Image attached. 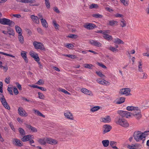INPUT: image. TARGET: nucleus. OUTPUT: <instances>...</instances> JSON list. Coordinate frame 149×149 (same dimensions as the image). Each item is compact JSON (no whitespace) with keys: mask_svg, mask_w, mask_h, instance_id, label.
<instances>
[{"mask_svg":"<svg viewBox=\"0 0 149 149\" xmlns=\"http://www.w3.org/2000/svg\"><path fill=\"white\" fill-rule=\"evenodd\" d=\"M96 81L99 84L104 85H106L108 83V82L105 80L100 79H97Z\"/></svg>","mask_w":149,"mask_h":149,"instance_id":"23","label":"nucleus"},{"mask_svg":"<svg viewBox=\"0 0 149 149\" xmlns=\"http://www.w3.org/2000/svg\"><path fill=\"white\" fill-rule=\"evenodd\" d=\"M92 16L93 17L96 18H102L103 17V16L99 13L93 14Z\"/></svg>","mask_w":149,"mask_h":149,"instance_id":"34","label":"nucleus"},{"mask_svg":"<svg viewBox=\"0 0 149 149\" xmlns=\"http://www.w3.org/2000/svg\"><path fill=\"white\" fill-rule=\"evenodd\" d=\"M46 143L51 145H55L57 144V141L56 140L51 138H46Z\"/></svg>","mask_w":149,"mask_h":149,"instance_id":"13","label":"nucleus"},{"mask_svg":"<svg viewBox=\"0 0 149 149\" xmlns=\"http://www.w3.org/2000/svg\"><path fill=\"white\" fill-rule=\"evenodd\" d=\"M65 46L67 48L69 49H72L74 46L72 44L70 43H67L65 45Z\"/></svg>","mask_w":149,"mask_h":149,"instance_id":"47","label":"nucleus"},{"mask_svg":"<svg viewBox=\"0 0 149 149\" xmlns=\"http://www.w3.org/2000/svg\"><path fill=\"white\" fill-rule=\"evenodd\" d=\"M12 141L13 144L15 146L22 147L23 146V144L22 142L17 138H13Z\"/></svg>","mask_w":149,"mask_h":149,"instance_id":"7","label":"nucleus"},{"mask_svg":"<svg viewBox=\"0 0 149 149\" xmlns=\"http://www.w3.org/2000/svg\"><path fill=\"white\" fill-rule=\"evenodd\" d=\"M53 24L56 29H58L59 25L56 23L55 21H53Z\"/></svg>","mask_w":149,"mask_h":149,"instance_id":"50","label":"nucleus"},{"mask_svg":"<svg viewBox=\"0 0 149 149\" xmlns=\"http://www.w3.org/2000/svg\"><path fill=\"white\" fill-rule=\"evenodd\" d=\"M60 91L66 94H68L69 95H70V94L69 92L64 89L61 88L60 89Z\"/></svg>","mask_w":149,"mask_h":149,"instance_id":"57","label":"nucleus"},{"mask_svg":"<svg viewBox=\"0 0 149 149\" xmlns=\"http://www.w3.org/2000/svg\"><path fill=\"white\" fill-rule=\"evenodd\" d=\"M147 77V75L145 73H143L140 74L139 77L140 78L144 79H146Z\"/></svg>","mask_w":149,"mask_h":149,"instance_id":"41","label":"nucleus"},{"mask_svg":"<svg viewBox=\"0 0 149 149\" xmlns=\"http://www.w3.org/2000/svg\"><path fill=\"white\" fill-rule=\"evenodd\" d=\"M90 42L91 45L97 47L102 46V44L96 40H91L90 41Z\"/></svg>","mask_w":149,"mask_h":149,"instance_id":"16","label":"nucleus"},{"mask_svg":"<svg viewBox=\"0 0 149 149\" xmlns=\"http://www.w3.org/2000/svg\"><path fill=\"white\" fill-rule=\"evenodd\" d=\"M98 7V5L96 4L93 3L90 6L89 8L93 9V8H96Z\"/></svg>","mask_w":149,"mask_h":149,"instance_id":"44","label":"nucleus"},{"mask_svg":"<svg viewBox=\"0 0 149 149\" xmlns=\"http://www.w3.org/2000/svg\"><path fill=\"white\" fill-rule=\"evenodd\" d=\"M100 109L99 106H95L91 108V111L92 112H94L97 111Z\"/></svg>","mask_w":149,"mask_h":149,"instance_id":"45","label":"nucleus"},{"mask_svg":"<svg viewBox=\"0 0 149 149\" xmlns=\"http://www.w3.org/2000/svg\"><path fill=\"white\" fill-rule=\"evenodd\" d=\"M33 110L34 111V113L37 115L42 116L43 118H45V116L42 114L40 111L36 109H33Z\"/></svg>","mask_w":149,"mask_h":149,"instance_id":"27","label":"nucleus"},{"mask_svg":"<svg viewBox=\"0 0 149 149\" xmlns=\"http://www.w3.org/2000/svg\"><path fill=\"white\" fill-rule=\"evenodd\" d=\"M119 92L121 94L127 95L130 93V90L128 88H122L120 90Z\"/></svg>","mask_w":149,"mask_h":149,"instance_id":"11","label":"nucleus"},{"mask_svg":"<svg viewBox=\"0 0 149 149\" xmlns=\"http://www.w3.org/2000/svg\"><path fill=\"white\" fill-rule=\"evenodd\" d=\"M37 141L41 145H45L46 143V138L38 139Z\"/></svg>","mask_w":149,"mask_h":149,"instance_id":"20","label":"nucleus"},{"mask_svg":"<svg viewBox=\"0 0 149 149\" xmlns=\"http://www.w3.org/2000/svg\"><path fill=\"white\" fill-rule=\"evenodd\" d=\"M38 95L39 98L41 99H43L45 97V96L43 94L40 92H38Z\"/></svg>","mask_w":149,"mask_h":149,"instance_id":"51","label":"nucleus"},{"mask_svg":"<svg viewBox=\"0 0 149 149\" xmlns=\"http://www.w3.org/2000/svg\"><path fill=\"white\" fill-rule=\"evenodd\" d=\"M96 73L97 75L101 77L104 78L105 77L104 75L102 74V72L100 71H96Z\"/></svg>","mask_w":149,"mask_h":149,"instance_id":"49","label":"nucleus"},{"mask_svg":"<svg viewBox=\"0 0 149 149\" xmlns=\"http://www.w3.org/2000/svg\"><path fill=\"white\" fill-rule=\"evenodd\" d=\"M29 136L28 135L24 136L21 139L22 141L24 142L29 141Z\"/></svg>","mask_w":149,"mask_h":149,"instance_id":"38","label":"nucleus"},{"mask_svg":"<svg viewBox=\"0 0 149 149\" xmlns=\"http://www.w3.org/2000/svg\"><path fill=\"white\" fill-rule=\"evenodd\" d=\"M93 65L91 64H85L84 65V67L87 68L91 69V67Z\"/></svg>","mask_w":149,"mask_h":149,"instance_id":"48","label":"nucleus"},{"mask_svg":"<svg viewBox=\"0 0 149 149\" xmlns=\"http://www.w3.org/2000/svg\"><path fill=\"white\" fill-rule=\"evenodd\" d=\"M30 18L34 23L36 24H38L39 23V18L37 16L34 15H31L30 16Z\"/></svg>","mask_w":149,"mask_h":149,"instance_id":"17","label":"nucleus"},{"mask_svg":"<svg viewBox=\"0 0 149 149\" xmlns=\"http://www.w3.org/2000/svg\"><path fill=\"white\" fill-rule=\"evenodd\" d=\"M45 4L46 6V7L48 8L49 9L50 8V3L49 1V0L45 1Z\"/></svg>","mask_w":149,"mask_h":149,"instance_id":"53","label":"nucleus"},{"mask_svg":"<svg viewBox=\"0 0 149 149\" xmlns=\"http://www.w3.org/2000/svg\"><path fill=\"white\" fill-rule=\"evenodd\" d=\"M9 125L11 129L14 132L15 131V129L14 128V126L13 125V124L12 122H10L9 124Z\"/></svg>","mask_w":149,"mask_h":149,"instance_id":"55","label":"nucleus"},{"mask_svg":"<svg viewBox=\"0 0 149 149\" xmlns=\"http://www.w3.org/2000/svg\"><path fill=\"white\" fill-rule=\"evenodd\" d=\"M64 56L70 58H72L74 59L76 58V56L74 55L71 54H64Z\"/></svg>","mask_w":149,"mask_h":149,"instance_id":"54","label":"nucleus"},{"mask_svg":"<svg viewBox=\"0 0 149 149\" xmlns=\"http://www.w3.org/2000/svg\"><path fill=\"white\" fill-rule=\"evenodd\" d=\"M97 64L100 66L101 67L103 68L106 69L107 68V67L103 64L102 63H100L99 62H97Z\"/></svg>","mask_w":149,"mask_h":149,"instance_id":"56","label":"nucleus"},{"mask_svg":"<svg viewBox=\"0 0 149 149\" xmlns=\"http://www.w3.org/2000/svg\"><path fill=\"white\" fill-rule=\"evenodd\" d=\"M64 115L66 118L70 120H73V115L69 111H66L64 113Z\"/></svg>","mask_w":149,"mask_h":149,"instance_id":"14","label":"nucleus"},{"mask_svg":"<svg viewBox=\"0 0 149 149\" xmlns=\"http://www.w3.org/2000/svg\"><path fill=\"white\" fill-rule=\"evenodd\" d=\"M121 2L125 6H127L129 4V0H120Z\"/></svg>","mask_w":149,"mask_h":149,"instance_id":"36","label":"nucleus"},{"mask_svg":"<svg viewBox=\"0 0 149 149\" xmlns=\"http://www.w3.org/2000/svg\"><path fill=\"white\" fill-rule=\"evenodd\" d=\"M18 113L22 116L26 117L28 116V113L22 107H19L18 109Z\"/></svg>","mask_w":149,"mask_h":149,"instance_id":"8","label":"nucleus"},{"mask_svg":"<svg viewBox=\"0 0 149 149\" xmlns=\"http://www.w3.org/2000/svg\"><path fill=\"white\" fill-rule=\"evenodd\" d=\"M18 38L19 42L21 44H23L24 43V37L22 36V34H21V35H18Z\"/></svg>","mask_w":149,"mask_h":149,"instance_id":"33","label":"nucleus"},{"mask_svg":"<svg viewBox=\"0 0 149 149\" xmlns=\"http://www.w3.org/2000/svg\"><path fill=\"white\" fill-rule=\"evenodd\" d=\"M120 25L122 27H125L126 26V21L123 19H121L120 20Z\"/></svg>","mask_w":149,"mask_h":149,"instance_id":"29","label":"nucleus"},{"mask_svg":"<svg viewBox=\"0 0 149 149\" xmlns=\"http://www.w3.org/2000/svg\"><path fill=\"white\" fill-rule=\"evenodd\" d=\"M117 113L122 117L127 118H129L132 115V112L127 111L119 110L118 111Z\"/></svg>","mask_w":149,"mask_h":149,"instance_id":"5","label":"nucleus"},{"mask_svg":"<svg viewBox=\"0 0 149 149\" xmlns=\"http://www.w3.org/2000/svg\"><path fill=\"white\" fill-rule=\"evenodd\" d=\"M116 144L117 143L115 141H111L110 142V146L113 149H118L116 146Z\"/></svg>","mask_w":149,"mask_h":149,"instance_id":"25","label":"nucleus"},{"mask_svg":"<svg viewBox=\"0 0 149 149\" xmlns=\"http://www.w3.org/2000/svg\"><path fill=\"white\" fill-rule=\"evenodd\" d=\"M139 65H138L139 70L140 72L143 71V70L142 69L141 66L142 65V63L141 61H140L139 62Z\"/></svg>","mask_w":149,"mask_h":149,"instance_id":"42","label":"nucleus"},{"mask_svg":"<svg viewBox=\"0 0 149 149\" xmlns=\"http://www.w3.org/2000/svg\"><path fill=\"white\" fill-rule=\"evenodd\" d=\"M113 43H116V44H124V42H123L122 40L118 38H116L114 39L113 40Z\"/></svg>","mask_w":149,"mask_h":149,"instance_id":"24","label":"nucleus"},{"mask_svg":"<svg viewBox=\"0 0 149 149\" xmlns=\"http://www.w3.org/2000/svg\"><path fill=\"white\" fill-rule=\"evenodd\" d=\"M3 84L2 82L0 81V92L2 93L3 92L2 88Z\"/></svg>","mask_w":149,"mask_h":149,"instance_id":"61","label":"nucleus"},{"mask_svg":"<svg viewBox=\"0 0 149 149\" xmlns=\"http://www.w3.org/2000/svg\"><path fill=\"white\" fill-rule=\"evenodd\" d=\"M0 23L3 25H8L10 26L15 25V23L5 18L0 19Z\"/></svg>","mask_w":149,"mask_h":149,"instance_id":"3","label":"nucleus"},{"mask_svg":"<svg viewBox=\"0 0 149 149\" xmlns=\"http://www.w3.org/2000/svg\"><path fill=\"white\" fill-rule=\"evenodd\" d=\"M84 27L87 29L91 30L96 28V26L93 24L87 23L84 25Z\"/></svg>","mask_w":149,"mask_h":149,"instance_id":"10","label":"nucleus"},{"mask_svg":"<svg viewBox=\"0 0 149 149\" xmlns=\"http://www.w3.org/2000/svg\"><path fill=\"white\" fill-rule=\"evenodd\" d=\"M125 98L123 97H120V99L117 101L116 103L120 104L123 103L125 101Z\"/></svg>","mask_w":149,"mask_h":149,"instance_id":"39","label":"nucleus"},{"mask_svg":"<svg viewBox=\"0 0 149 149\" xmlns=\"http://www.w3.org/2000/svg\"><path fill=\"white\" fill-rule=\"evenodd\" d=\"M103 37L105 39L108 40H112L113 39L112 36L108 34L103 36Z\"/></svg>","mask_w":149,"mask_h":149,"instance_id":"35","label":"nucleus"},{"mask_svg":"<svg viewBox=\"0 0 149 149\" xmlns=\"http://www.w3.org/2000/svg\"><path fill=\"white\" fill-rule=\"evenodd\" d=\"M103 133L104 134L110 131L111 129V127L108 125H103Z\"/></svg>","mask_w":149,"mask_h":149,"instance_id":"12","label":"nucleus"},{"mask_svg":"<svg viewBox=\"0 0 149 149\" xmlns=\"http://www.w3.org/2000/svg\"><path fill=\"white\" fill-rule=\"evenodd\" d=\"M26 52L24 51H22L21 53V55L24 59L25 62L27 63L28 62V60L27 58L26 57Z\"/></svg>","mask_w":149,"mask_h":149,"instance_id":"19","label":"nucleus"},{"mask_svg":"<svg viewBox=\"0 0 149 149\" xmlns=\"http://www.w3.org/2000/svg\"><path fill=\"white\" fill-rule=\"evenodd\" d=\"M18 131L20 134L22 136H24L25 135V132L23 129L22 128H19Z\"/></svg>","mask_w":149,"mask_h":149,"instance_id":"40","label":"nucleus"},{"mask_svg":"<svg viewBox=\"0 0 149 149\" xmlns=\"http://www.w3.org/2000/svg\"><path fill=\"white\" fill-rule=\"evenodd\" d=\"M115 121L117 124L124 127H127L129 125V124L126 120L119 117H117L115 118Z\"/></svg>","mask_w":149,"mask_h":149,"instance_id":"2","label":"nucleus"},{"mask_svg":"<svg viewBox=\"0 0 149 149\" xmlns=\"http://www.w3.org/2000/svg\"><path fill=\"white\" fill-rule=\"evenodd\" d=\"M13 92L15 95H17L19 93V92L17 88L15 87L13 88Z\"/></svg>","mask_w":149,"mask_h":149,"instance_id":"59","label":"nucleus"},{"mask_svg":"<svg viewBox=\"0 0 149 149\" xmlns=\"http://www.w3.org/2000/svg\"><path fill=\"white\" fill-rule=\"evenodd\" d=\"M132 115H133L137 119L141 118V115L140 109L139 108L138 110H136L134 112H132Z\"/></svg>","mask_w":149,"mask_h":149,"instance_id":"9","label":"nucleus"},{"mask_svg":"<svg viewBox=\"0 0 149 149\" xmlns=\"http://www.w3.org/2000/svg\"><path fill=\"white\" fill-rule=\"evenodd\" d=\"M102 122L104 123H109L111 121V118L109 116H106L101 118Z\"/></svg>","mask_w":149,"mask_h":149,"instance_id":"18","label":"nucleus"},{"mask_svg":"<svg viewBox=\"0 0 149 149\" xmlns=\"http://www.w3.org/2000/svg\"><path fill=\"white\" fill-rule=\"evenodd\" d=\"M110 142L109 140H103L102 141V143L103 144V146L104 147H107L108 146Z\"/></svg>","mask_w":149,"mask_h":149,"instance_id":"30","label":"nucleus"},{"mask_svg":"<svg viewBox=\"0 0 149 149\" xmlns=\"http://www.w3.org/2000/svg\"><path fill=\"white\" fill-rule=\"evenodd\" d=\"M145 133V132L143 133L139 131H135L133 135L135 140L137 142L141 140L144 141L146 137Z\"/></svg>","mask_w":149,"mask_h":149,"instance_id":"1","label":"nucleus"},{"mask_svg":"<svg viewBox=\"0 0 149 149\" xmlns=\"http://www.w3.org/2000/svg\"><path fill=\"white\" fill-rule=\"evenodd\" d=\"M33 44L36 49H39L41 50H45L44 45L41 42L34 41L33 43Z\"/></svg>","mask_w":149,"mask_h":149,"instance_id":"6","label":"nucleus"},{"mask_svg":"<svg viewBox=\"0 0 149 149\" xmlns=\"http://www.w3.org/2000/svg\"><path fill=\"white\" fill-rule=\"evenodd\" d=\"M0 54L3 55H6V56H10V57H11L13 58H15V56H13L12 55L7 54V53H4V52H0Z\"/></svg>","mask_w":149,"mask_h":149,"instance_id":"46","label":"nucleus"},{"mask_svg":"<svg viewBox=\"0 0 149 149\" xmlns=\"http://www.w3.org/2000/svg\"><path fill=\"white\" fill-rule=\"evenodd\" d=\"M17 1L19 2L25 3H33L36 2L35 0H17Z\"/></svg>","mask_w":149,"mask_h":149,"instance_id":"21","label":"nucleus"},{"mask_svg":"<svg viewBox=\"0 0 149 149\" xmlns=\"http://www.w3.org/2000/svg\"><path fill=\"white\" fill-rule=\"evenodd\" d=\"M109 23L107 24L108 26H114L115 24H117L118 22L114 20H111L109 21Z\"/></svg>","mask_w":149,"mask_h":149,"instance_id":"26","label":"nucleus"},{"mask_svg":"<svg viewBox=\"0 0 149 149\" xmlns=\"http://www.w3.org/2000/svg\"><path fill=\"white\" fill-rule=\"evenodd\" d=\"M15 29L16 32L18 33V35L22 34V30L19 26H15Z\"/></svg>","mask_w":149,"mask_h":149,"instance_id":"28","label":"nucleus"},{"mask_svg":"<svg viewBox=\"0 0 149 149\" xmlns=\"http://www.w3.org/2000/svg\"><path fill=\"white\" fill-rule=\"evenodd\" d=\"M42 25L43 27L47 28L48 27V24L45 19H42L41 21Z\"/></svg>","mask_w":149,"mask_h":149,"instance_id":"32","label":"nucleus"},{"mask_svg":"<svg viewBox=\"0 0 149 149\" xmlns=\"http://www.w3.org/2000/svg\"><path fill=\"white\" fill-rule=\"evenodd\" d=\"M0 100L2 104L5 108L8 110L10 109L9 106L7 103L3 95L1 94H0Z\"/></svg>","mask_w":149,"mask_h":149,"instance_id":"4","label":"nucleus"},{"mask_svg":"<svg viewBox=\"0 0 149 149\" xmlns=\"http://www.w3.org/2000/svg\"><path fill=\"white\" fill-rule=\"evenodd\" d=\"M16 84L17 86V87L19 90H21L22 89V86L18 82H16Z\"/></svg>","mask_w":149,"mask_h":149,"instance_id":"64","label":"nucleus"},{"mask_svg":"<svg viewBox=\"0 0 149 149\" xmlns=\"http://www.w3.org/2000/svg\"><path fill=\"white\" fill-rule=\"evenodd\" d=\"M29 53L31 56L33 58L38 55L36 53L33 51H31Z\"/></svg>","mask_w":149,"mask_h":149,"instance_id":"43","label":"nucleus"},{"mask_svg":"<svg viewBox=\"0 0 149 149\" xmlns=\"http://www.w3.org/2000/svg\"><path fill=\"white\" fill-rule=\"evenodd\" d=\"M10 79V78L9 77L6 78L5 80V82L7 84H9Z\"/></svg>","mask_w":149,"mask_h":149,"instance_id":"63","label":"nucleus"},{"mask_svg":"<svg viewBox=\"0 0 149 149\" xmlns=\"http://www.w3.org/2000/svg\"><path fill=\"white\" fill-rule=\"evenodd\" d=\"M27 127L33 132H37V130L35 127L31 126L30 125H27Z\"/></svg>","mask_w":149,"mask_h":149,"instance_id":"31","label":"nucleus"},{"mask_svg":"<svg viewBox=\"0 0 149 149\" xmlns=\"http://www.w3.org/2000/svg\"><path fill=\"white\" fill-rule=\"evenodd\" d=\"M81 91L84 94L91 96L93 95L92 92L86 88H81Z\"/></svg>","mask_w":149,"mask_h":149,"instance_id":"15","label":"nucleus"},{"mask_svg":"<svg viewBox=\"0 0 149 149\" xmlns=\"http://www.w3.org/2000/svg\"><path fill=\"white\" fill-rule=\"evenodd\" d=\"M138 144H132L131 145H129L127 146V148L130 149H135L136 147Z\"/></svg>","mask_w":149,"mask_h":149,"instance_id":"37","label":"nucleus"},{"mask_svg":"<svg viewBox=\"0 0 149 149\" xmlns=\"http://www.w3.org/2000/svg\"><path fill=\"white\" fill-rule=\"evenodd\" d=\"M78 36L77 35L74 34H70L67 36L68 37L71 38H72L76 39L77 38Z\"/></svg>","mask_w":149,"mask_h":149,"instance_id":"52","label":"nucleus"},{"mask_svg":"<svg viewBox=\"0 0 149 149\" xmlns=\"http://www.w3.org/2000/svg\"><path fill=\"white\" fill-rule=\"evenodd\" d=\"M109 49L113 52H116L118 51L117 49L112 47H110L109 48Z\"/></svg>","mask_w":149,"mask_h":149,"instance_id":"58","label":"nucleus"},{"mask_svg":"<svg viewBox=\"0 0 149 149\" xmlns=\"http://www.w3.org/2000/svg\"><path fill=\"white\" fill-rule=\"evenodd\" d=\"M115 17H122L123 18L124 17L123 15L120 14L119 13H117L115 15Z\"/></svg>","mask_w":149,"mask_h":149,"instance_id":"60","label":"nucleus"},{"mask_svg":"<svg viewBox=\"0 0 149 149\" xmlns=\"http://www.w3.org/2000/svg\"><path fill=\"white\" fill-rule=\"evenodd\" d=\"M44 84V82L43 80L42 79H40L39 81L36 83V84L39 85H40Z\"/></svg>","mask_w":149,"mask_h":149,"instance_id":"62","label":"nucleus"},{"mask_svg":"<svg viewBox=\"0 0 149 149\" xmlns=\"http://www.w3.org/2000/svg\"><path fill=\"white\" fill-rule=\"evenodd\" d=\"M138 107H135L132 106H127L126 108V109L130 111H134V112L136 110H138Z\"/></svg>","mask_w":149,"mask_h":149,"instance_id":"22","label":"nucleus"}]
</instances>
